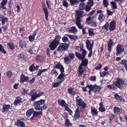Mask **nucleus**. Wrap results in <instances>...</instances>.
<instances>
[{
	"instance_id": "864d4df0",
	"label": "nucleus",
	"mask_w": 127,
	"mask_h": 127,
	"mask_svg": "<svg viewBox=\"0 0 127 127\" xmlns=\"http://www.w3.org/2000/svg\"><path fill=\"white\" fill-rule=\"evenodd\" d=\"M114 116V115L113 114H111L109 116V119L110 121L109 122L110 123L112 121V120Z\"/></svg>"
},
{
	"instance_id": "09e8293b",
	"label": "nucleus",
	"mask_w": 127,
	"mask_h": 127,
	"mask_svg": "<svg viewBox=\"0 0 127 127\" xmlns=\"http://www.w3.org/2000/svg\"><path fill=\"white\" fill-rule=\"evenodd\" d=\"M81 11L78 10L76 11V14L77 16V17L80 18L81 16Z\"/></svg>"
},
{
	"instance_id": "bb28decb",
	"label": "nucleus",
	"mask_w": 127,
	"mask_h": 127,
	"mask_svg": "<svg viewBox=\"0 0 127 127\" xmlns=\"http://www.w3.org/2000/svg\"><path fill=\"white\" fill-rule=\"evenodd\" d=\"M36 35V33L34 32L32 35H30L29 37V40L30 41H33Z\"/></svg>"
},
{
	"instance_id": "4c0bfd02",
	"label": "nucleus",
	"mask_w": 127,
	"mask_h": 127,
	"mask_svg": "<svg viewBox=\"0 0 127 127\" xmlns=\"http://www.w3.org/2000/svg\"><path fill=\"white\" fill-rule=\"evenodd\" d=\"M120 109L118 107H115L114 108V112L115 114L119 113L121 111Z\"/></svg>"
},
{
	"instance_id": "a18cd8bd",
	"label": "nucleus",
	"mask_w": 127,
	"mask_h": 127,
	"mask_svg": "<svg viewBox=\"0 0 127 127\" xmlns=\"http://www.w3.org/2000/svg\"><path fill=\"white\" fill-rule=\"evenodd\" d=\"M0 51L2 52L4 54L6 53V51L4 49L3 46L0 44Z\"/></svg>"
},
{
	"instance_id": "1a4fd4ad",
	"label": "nucleus",
	"mask_w": 127,
	"mask_h": 127,
	"mask_svg": "<svg viewBox=\"0 0 127 127\" xmlns=\"http://www.w3.org/2000/svg\"><path fill=\"white\" fill-rule=\"evenodd\" d=\"M63 72H61V73L57 77V79L59 80V81L62 83L64 81L65 77V74L63 73Z\"/></svg>"
},
{
	"instance_id": "79ce46f5",
	"label": "nucleus",
	"mask_w": 127,
	"mask_h": 127,
	"mask_svg": "<svg viewBox=\"0 0 127 127\" xmlns=\"http://www.w3.org/2000/svg\"><path fill=\"white\" fill-rule=\"evenodd\" d=\"M114 85L113 84V85H108L107 86V87L110 89H112L113 90H115L116 89V88L114 87Z\"/></svg>"
},
{
	"instance_id": "20e7f679",
	"label": "nucleus",
	"mask_w": 127,
	"mask_h": 127,
	"mask_svg": "<svg viewBox=\"0 0 127 127\" xmlns=\"http://www.w3.org/2000/svg\"><path fill=\"white\" fill-rule=\"evenodd\" d=\"M75 101L76 102V106L77 108H80L81 110L85 108L86 106V104L84 102L83 100L80 98L76 99Z\"/></svg>"
},
{
	"instance_id": "69168bd1",
	"label": "nucleus",
	"mask_w": 127,
	"mask_h": 127,
	"mask_svg": "<svg viewBox=\"0 0 127 127\" xmlns=\"http://www.w3.org/2000/svg\"><path fill=\"white\" fill-rule=\"evenodd\" d=\"M113 42L112 41V40L111 39H110V40L109 42V43L108 44V46L109 47H112V45L113 44Z\"/></svg>"
},
{
	"instance_id": "c756f323",
	"label": "nucleus",
	"mask_w": 127,
	"mask_h": 127,
	"mask_svg": "<svg viewBox=\"0 0 127 127\" xmlns=\"http://www.w3.org/2000/svg\"><path fill=\"white\" fill-rule=\"evenodd\" d=\"M19 45L22 48H23L24 47H26V43L24 41L20 40L19 41Z\"/></svg>"
},
{
	"instance_id": "2eb2a0df",
	"label": "nucleus",
	"mask_w": 127,
	"mask_h": 127,
	"mask_svg": "<svg viewBox=\"0 0 127 127\" xmlns=\"http://www.w3.org/2000/svg\"><path fill=\"white\" fill-rule=\"evenodd\" d=\"M34 110L33 108H31L26 112V118L27 119H28L30 118V116L33 114Z\"/></svg>"
},
{
	"instance_id": "f3484780",
	"label": "nucleus",
	"mask_w": 127,
	"mask_h": 127,
	"mask_svg": "<svg viewBox=\"0 0 127 127\" xmlns=\"http://www.w3.org/2000/svg\"><path fill=\"white\" fill-rule=\"evenodd\" d=\"M42 114V111H41L39 112H37L35 111H33V116L30 119L31 120H33V119L34 117H36L37 116L39 115Z\"/></svg>"
},
{
	"instance_id": "393cba45",
	"label": "nucleus",
	"mask_w": 127,
	"mask_h": 127,
	"mask_svg": "<svg viewBox=\"0 0 127 127\" xmlns=\"http://www.w3.org/2000/svg\"><path fill=\"white\" fill-rule=\"evenodd\" d=\"M75 55L78 59L81 60H82L84 59L83 56L78 52H76Z\"/></svg>"
},
{
	"instance_id": "49530a36",
	"label": "nucleus",
	"mask_w": 127,
	"mask_h": 127,
	"mask_svg": "<svg viewBox=\"0 0 127 127\" xmlns=\"http://www.w3.org/2000/svg\"><path fill=\"white\" fill-rule=\"evenodd\" d=\"M108 23H106L102 27L103 29L106 30L107 31L108 30Z\"/></svg>"
},
{
	"instance_id": "5701e85b",
	"label": "nucleus",
	"mask_w": 127,
	"mask_h": 127,
	"mask_svg": "<svg viewBox=\"0 0 127 127\" xmlns=\"http://www.w3.org/2000/svg\"><path fill=\"white\" fill-rule=\"evenodd\" d=\"M22 100V98L20 97H17L16 98L15 100L13 103V104L17 105V104L21 102Z\"/></svg>"
},
{
	"instance_id": "f257e3e1",
	"label": "nucleus",
	"mask_w": 127,
	"mask_h": 127,
	"mask_svg": "<svg viewBox=\"0 0 127 127\" xmlns=\"http://www.w3.org/2000/svg\"><path fill=\"white\" fill-rule=\"evenodd\" d=\"M113 84L117 87L121 89L125 87L127 84L125 81L119 78H117L116 81L114 82Z\"/></svg>"
},
{
	"instance_id": "4468645a",
	"label": "nucleus",
	"mask_w": 127,
	"mask_h": 127,
	"mask_svg": "<svg viewBox=\"0 0 127 127\" xmlns=\"http://www.w3.org/2000/svg\"><path fill=\"white\" fill-rule=\"evenodd\" d=\"M29 79L28 77L26 76L23 74H22L21 76L20 82L23 83L27 81Z\"/></svg>"
},
{
	"instance_id": "aec40b11",
	"label": "nucleus",
	"mask_w": 127,
	"mask_h": 127,
	"mask_svg": "<svg viewBox=\"0 0 127 127\" xmlns=\"http://www.w3.org/2000/svg\"><path fill=\"white\" fill-rule=\"evenodd\" d=\"M68 93L72 95H74L76 93V92L74 91V88H68L67 89Z\"/></svg>"
},
{
	"instance_id": "8fccbe9b",
	"label": "nucleus",
	"mask_w": 127,
	"mask_h": 127,
	"mask_svg": "<svg viewBox=\"0 0 127 127\" xmlns=\"http://www.w3.org/2000/svg\"><path fill=\"white\" fill-rule=\"evenodd\" d=\"M94 4V2L93 0H89L88 3H87L88 5H89L90 6L92 7Z\"/></svg>"
},
{
	"instance_id": "39448f33",
	"label": "nucleus",
	"mask_w": 127,
	"mask_h": 127,
	"mask_svg": "<svg viewBox=\"0 0 127 127\" xmlns=\"http://www.w3.org/2000/svg\"><path fill=\"white\" fill-rule=\"evenodd\" d=\"M44 102L45 101L43 99H41L39 101H35L34 104L35 110L42 111V105L44 104Z\"/></svg>"
},
{
	"instance_id": "6e6552de",
	"label": "nucleus",
	"mask_w": 127,
	"mask_h": 127,
	"mask_svg": "<svg viewBox=\"0 0 127 127\" xmlns=\"http://www.w3.org/2000/svg\"><path fill=\"white\" fill-rule=\"evenodd\" d=\"M42 9L43 11L45 14V19L46 20H48V16L49 12L45 6V4L42 3Z\"/></svg>"
},
{
	"instance_id": "f8f14e48",
	"label": "nucleus",
	"mask_w": 127,
	"mask_h": 127,
	"mask_svg": "<svg viewBox=\"0 0 127 127\" xmlns=\"http://www.w3.org/2000/svg\"><path fill=\"white\" fill-rule=\"evenodd\" d=\"M15 125L17 126L18 127H25V125L24 123L21 121V120H19L17 121L15 123Z\"/></svg>"
},
{
	"instance_id": "6e6d98bb",
	"label": "nucleus",
	"mask_w": 127,
	"mask_h": 127,
	"mask_svg": "<svg viewBox=\"0 0 127 127\" xmlns=\"http://www.w3.org/2000/svg\"><path fill=\"white\" fill-rule=\"evenodd\" d=\"M122 64L126 67L127 66V61L125 60H123L122 62Z\"/></svg>"
},
{
	"instance_id": "3c124183",
	"label": "nucleus",
	"mask_w": 127,
	"mask_h": 127,
	"mask_svg": "<svg viewBox=\"0 0 127 127\" xmlns=\"http://www.w3.org/2000/svg\"><path fill=\"white\" fill-rule=\"evenodd\" d=\"M69 57L71 60L74 58V55L73 53L70 52L69 54Z\"/></svg>"
},
{
	"instance_id": "ea45409f",
	"label": "nucleus",
	"mask_w": 127,
	"mask_h": 127,
	"mask_svg": "<svg viewBox=\"0 0 127 127\" xmlns=\"http://www.w3.org/2000/svg\"><path fill=\"white\" fill-rule=\"evenodd\" d=\"M108 71H105L101 72L100 73V75L102 77H104L106 75L108 74Z\"/></svg>"
},
{
	"instance_id": "774afa93",
	"label": "nucleus",
	"mask_w": 127,
	"mask_h": 127,
	"mask_svg": "<svg viewBox=\"0 0 127 127\" xmlns=\"http://www.w3.org/2000/svg\"><path fill=\"white\" fill-rule=\"evenodd\" d=\"M65 125L67 126H71V124L70 121L68 119L66 120Z\"/></svg>"
},
{
	"instance_id": "7ed1b4c3",
	"label": "nucleus",
	"mask_w": 127,
	"mask_h": 127,
	"mask_svg": "<svg viewBox=\"0 0 127 127\" xmlns=\"http://www.w3.org/2000/svg\"><path fill=\"white\" fill-rule=\"evenodd\" d=\"M87 49L89 51V54L88 55V57L90 58L91 57L92 54V50L93 47L94 42L93 41L92 43L90 41L87 40L86 42Z\"/></svg>"
},
{
	"instance_id": "9b49d317",
	"label": "nucleus",
	"mask_w": 127,
	"mask_h": 127,
	"mask_svg": "<svg viewBox=\"0 0 127 127\" xmlns=\"http://www.w3.org/2000/svg\"><path fill=\"white\" fill-rule=\"evenodd\" d=\"M116 50L117 52L116 53V55H118L119 53L124 51V49L122 46L119 44L116 47Z\"/></svg>"
},
{
	"instance_id": "c03bdc74",
	"label": "nucleus",
	"mask_w": 127,
	"mask_h": 127,
	"mask_svg": "<svg viewBox=\"0 0 127 127\" xmlns=\"http://www.w3.org/2000/svg\"><path fill=\"white\" fill-rule=\"evenodd\" d=\"M86 87H88L90 90L94 91V88H95L94 86L92 85H88Z\"/></svg>"
},
{
	"instance_id": "7c9ffc66",
	"label": "nucleus",
	"mask_w": 127,
	"mask_h": 127,
	"mask_svg": "<svg viewBox=\"0 0 127 127\" xmlns=\"http://www.w3.org/2000/svg\"><path fill=\"white\" fill-rule=\"evenodd\" d=\"M114 96L115 98L118 100H119L121 101H124V100L122 98V97L119 95L117 94H115Z\"/></svg>"
},
{
	"instance_id": "5fc2aeb1",
	"label": "nucleus",
	"mask_w": 127,
	"mask_h": 127,
	"mask_svg": "<svg viewBox=\"0 0 127 127\" xmlns=\"http://www.w3.org/2000/svg\"><path fill=\"white\" fill-rule=\"evenodd\" d=\"M103 4L105 7H107L109 4L108 1L106 0H103Z\"/></svg>"
},
{
	"instance_id": "e433bc0d",
	"label": "nucleus",
	"mask_w": 127,
	"mask_h": 127,
	"mask_svg": "<svg viewBox=\"0 0 127 127\" xmlns=\"http://www.w3.org/2000/svg\"><path fill=\"white\" fill-rule=\"evenodd\" d=\"M62 83L59 81L58 82L53 83H52L53 87L56 88L60 86Z\"/></svg>"
},
{
	"instance_id": "cd10ccee",
	"label": "nucleus",
	"mask_w": 127,
	"mask_h": 127,
	"mask_svg": "<svg viewBox=\"0 0 127 127\" xmlns=\"http://www.w3.org/2000/svg\"><path fill=\"white\" fill-rule=\"evenodd\" d=\"M10 107L9 105L4 104L3 105V108L2 109V111L4 112L7 111Z\"/></svg>"
},
{
	"instance_id": "423d86ee",
	"label": "nucleus",
	"mask_w": 127,
	"mask_h": 127,
	"mask_svg": "<svg viewBox=\"0 0 127 127\" xmlns=\"http://www.w3.org/2000/svg\"><path fill=\"white\" fill-rule=\"evenodd\" d=\"M94 17H89L87 19L86 23L90 25L92 27H95L96 26V22L94 20Z\"/></svg>"
},
{
	"instance_id": "13d9d810",
	"label": "nucleus",
	"mask_w": 127,
	"mask_h": 127,
	"mask_svg": "<svg viewBox=\"0 0 127 127\" xmlns=\"http://www.w3.org/2000/svg\"><path fill=\"white\" fill-rule=\"evenodd\" d=\"M111 4L112 5V7L113 8L116 9L117 8V6L115 2H112L111 3Z\"/></svg>"
},
{
	"instance_id": "37998d69",
	"label": "nucleus",
	"mask_w": 127,
	"mask_h": 127,
	"mask_svg": "<svg viewBox=\"0 0 127 127\" xmlns=\"http://www.w3.org/2000/svg\"><path fill=\"white\" fill-rule=\"evenodd\" d=\"M85 4L83 3L82 2L80 4L79 6V8L80 9L83 10L85 7Z\"/></svg>"
},
{
	"instance_id": "a19ab883",
	"label": "nucleus",
	"mask_w": 127,
	"mask_h": 127,
	"mask_svg": "<svg viewBox=\"0 0 127 127\" xmlns=\"http://www.w3.org/2000/svg\"><path fill=\"white\" fill-rule=\"evenodd\" d=\"M71 61V60L70 58H69L68 57H66L64 58V63L67 64L68 62H70Z\"/></svg>"
},
{
	"instance_id": "c85d7f7f",
	"label": "nucleus",
	"mask_w": 127,
	"mask_h": 127,
	"mask_svg": "<svg viewBox=\"0 0 127 127\" xmlns=\"http://www.w3.org/2000/svg\"><path fill=\"white\" fill-rule=\"evenodd\" d=\"M65 36H67L71 40H75L78 38V37L74 35H70L69 34H66Z\"/></svg>"
},
{
	"instance_id": "603ef678",
	"label": "nucleus",
	"mask_w": 127,
	"mask_h": 127,
	"mask_svg": "<svg viewBox=\"0 0 127 127\" xmlns=\"http://www.w3.org/2000/svg\"><path fill=\"white\" fill-rule=\"evenodd\" d=\"M104 17L103 15L100 14L99 16L98 19L100 21H102L103 20Z\"/></svg>"
},
{
	"instance_id": "680f3d73",
	"label": "nucleus",
	"mask_w": 127,
	"mask_h": 127,
	"mask_svg": "<svg viewBox=\"0 0 127 127\" xmlns=\"http://www.w3.org/2000/svg\"><path fill=\"white\" fill-rule=\"evenodd\" d=\"M96 77L95 76H91L89 78V80L92 81H95L96 80Z\"/></svg>"
},
{
	"instance_id": "c9c22d12",
	"label": "nucleus",
	"mask_w": 127,
	"mask_h": 127,
	"mask_svg": "<svg viewBox=\"0 0 127 127\" xmlns=\"http://www.w3.org/2000/svg\"><path fill=\"white\" fill-rule=\"evenodd\" d=\"M82 61V62L81 63V66L83 65L85 66H87L88 63V60L86 59H85L83 60Z\"/></svg>"
},
{
	"instance_id": "a211bd4d",
	"label": "nucleus",
	"mask_w": 127,
	"mask_h": 127,
	"mask_svg": "<svg viewBox=\"0 0 127 127\" xmlns=\"http://www.w3.org/2000/svg\"><path fill=\"white\" fill-rule=\"evenodd\" d=\"M74 116L76 119H78L80 117V110L78 108H77L75 110Z\"/></svg>"
},
{
	"instance_id": "6ab92c4d",
	"label": "nucleus",
	"mask_w": 127,
	"mask_h": 127,
	"mask_svg": "<svg viewBox=\"0 0 127 127\" xmlns=\"http://www.w3.org/2000/svg\"><path fill=\"white\" fill-rule=\"evenodd\" d=\"M81 22L80 18L77 17L76 18V24L79 28H82V26L80 23Z\"/></svg>"
},
{
	"instance_id": "de8ad7c7",
	"label": "nucleus",
	"mask_w": 127,
	"mask_h": 127,
	"mask_svg": "<svg viewBox=\"0 0 127 127\" xmlns=\"http://www.w3.org/2000/svg\"><path fill=\"white\" fill-rule=\"evenodd\" d=\"M35 69V67L34 64H32L29 67L30 70L31 71H33Z\"/></svg>"
},
{
	"instance_id": "2f4dec72",
	"label": "nucleus",
	"mask_w": 127,
	"mask_h": 127,
	"mask_svg": "<svg viewBox=\"0 0 127 127\" xmlns=\"http://www.w3.org/2000/svg\"><path fill=\"white\" fill-rule=\"evenodd\" d=\"M101 89V88L100 86H95L94 92L96 93H98L100 91Z\"/></svg>"
},
{
	"instance_id": "338daca9",
	"label": "nucleus",
	"mask_w": 127,
	"mask_h": 127,
	"mask_svg": "<svg viewBox=\"0 0 127 127\" xmlns=\"http://www.w3.org/2000/svg\"><path fill=\"white\" fill-rule=\"evenodd\" d=\"M51 73L52 74H55L56 76L58 74L57 72L55 69H53L51 71Z\"/></svg>"
},
{
	"instance_id": "412c9836",
	"label": "nucleus",
	"mask_w": 127,
	"mask_h": 127,
	"mask_svg": "<svg viewBox=\"0 0 127 127\" xmlns=\"http://www.w3.org/2000/svg\"><path fill=\"white\" fill-rule=\"evenodd\" d=\"M26 55L23 52L19 54L18 55V58L19 60H23L24 58L26 57Z\"/></svg>"
},
{
	"instance_id": "4be33fe9",
	"label": "nucleus",
	"mask_w": 127,
	"mask_h": 127,
	"mask_svg": "<svg viewBox=\"0 0 127 127\" xmlns=\"http://www.w3.org/2000/svg\"><path fill=\"white\" fill-rule=\"evenodd\" d=\"M58 102L60 105L63 107H64L66 105H67V104L65 103L64 100H60L58 101Z\"/></svg>"
},
{
	"instance_id": "a878e982",
	"label": "nucleus",
	"mask_w": 127,
	"mask_h": 127,
	"mask_svg": "<svg viewBox=\"0 0 127 127\" xmlns=\"http://www.w3.org/2000/svg\"><path fill=\"white\" fill-rule=\"evenodd\" d=\"M100 107L99 108L100 111L102 112H104L105 111V108L103 106L102 103L101 102L99 104Z\"/></svg>"
},
{
	"instance_id": "4d7b16f0",
	"label": "nucleus",
	"mask_w": 127,
	"mask_h": 127,
	"mask_svg": "<svg viewBox=\"0 0 127 127\" xmlns=\"http://www.w3.org/2000/svg\"><path fill=\"white\" fill-rule=\"evenodd\" d=\"M29 93V92L28 90L24 89L22 92V95H25L28 94Z\"/></svg>"
},
{
	"instance_id": "052dcab7",
	"label": "nucleus",
	"mask_w": 127,
	"mask_h": 127,
	"mask_svg": "<svg viewBox=\"0 0 127 127\" xmlns=\"http://www.w3.org/2000/svg\"><path fill=\"white\" fill-rule=\"evenodd\" d=\"M62 41L64 42H68V38L66 36H64L62 38Z\"/></svg>"
},
{
	"instance_id": "0e129e2a",
	"label": "nucleus",
	"mask_w": 127,
	"mask_h": 127,
	"mask_svg": "<svg viewBox=\"0 0 127 127\" xmlns=\"http://www.w3.org/2000/svg\"><path fill=\"white\" fill-rule=\"evenodd\" d=\"M82 54L84 57L85 58V56L87 54V51L84 49H83L82 50Z\"/></svg>"
},
{
	"instance_id": "ddd939ff",
	"label": "nucleus",
	"mask_w": 127,
	"mask_h": 127,
	"mask_svg": "<svg viewBox=\"0 0 127 127\" xmlns=\"http://www.w3.org/2000/svg\"><path fill=\"white\" fill-rule=\"evenodd\" d=\"M59 44L54 41H53L49 45V47L51 50H53L55 49Z\"/></svg>"
},
{
	"instance_id": "b1692460",
	"label": "nucleus",
	"mask_w": 127,
	"mask_h": 127,
	"mask_svg": "<svg viewBox=\"0 0 127 127\" xmlns=\"http://www.w3.org/2000/svg\"><path fill=\"white\" fill-rule=\"evenodd\" d=\"M7 18H5L4 16L0 15V20L1 21L2 24H4L5 22L7 20Z\"/></svg>"
},
{
	"instance_id": "58836bf2",
	"label": "nucleus",
	"mask_w": 127,
	"mask_h": 127,
	"mask_svg": "<svg viewBox=\"0 0 127 127\" xmlns=\"http://www.w3.org/2000/svg\"><path fill=\"white\" fill-rule=\"evenodd\" d=\"M7 45L11 50H13L14 49L15 46L13 43L9 42L7 43Z\"/></svg>"
},
{
	"instance_id": "f03ea898",
	"label": "nucleus",
	"mask_w": 127,
	"mask_h": 127,
	"mask_svg": "<svg viewBox=\"0 0 127 127\" xmlns=\"http://www.w3.org/2000/svg\"><path fill=\"white\" fill-rule=\"evenodd\" d=\"M43 93L44 92H40L37 94L36 91L34 89H33L31 91L29 94L31 97V100L34 101L37 98L41 96Z\"/></svg>"
},
{
	"instance_id": "72a5a7b5",
	"label": "nucleus",
	"mask_w": 127,
	"mask_h": 127,
	"mask_svg": "<svg viewBox=\"0 0 127 127\" xmlns=\"http://www.w3.org/2000/svg\"><path fill=\"white\" fill-rule=\"evenodd\" d=\"M91 109V113L92 115H96L97 114V111L95 108H92Z\"/></svg>"
},
{
	"instance_id": "0eeeda50",
	"label": "nucleus",
	"mask_w": 127,
	"mask_h": 127,
	"mask_svg": "<svg viewBox=\"0 0 127 127\" xmlns=\"http://www.w3.org/2000/svg\"><path fill=\"white\" fill-rule=\"evenodd\" d=\"M68 48V46L65 43L60 44L58 47L57 50L58 51H66Z\"/></svg>"
},
{
	"instance_id": "f704fd0d",
	"label": "nucleus",
	"mask_w": 127,
	"mask_h": 127,
	"mask_svg": "<svg viewBox=\"0 0 127 127\" xmlns=\"http://www.w3.org/2000/svg\"><path fill=\"white\" fill-rule=\"evenodd\" d=\"M77 32V30L74 27H72L69 30V32L70 33H75Z\"/></svg>"
},
{
	"instance_id": "bf43d9fd",
	"label": "nucleus",
	"mask_w": 127,
	"mask_h": 127,
	"mask_svg": "<svg viewBox=\"0 0 127 127\" xmlns=\"http://www.w3.org/2000/svg\"><path fill=\"white\" fill-rule=\"evenodd\" d=\"M62 4L63 6L65 7H68V4L67 3L65 0H64L62 2Z\"/></svg>"
},
{
	"instance_id": "e2e57ef3",
	"label": "nucleus",
	"mask_w": 127,
	"mask_h": 127,
	"mask_svg": "<svg viewBox=\"0 0 127 127\" xmlns=\"http://www.w3.org/2000/svg\"><path fill=\"white\" fill-rule=\"evenodd\" d=\"M78 1V0H70L69 2L72 4H75Z\"/></svg>"
},
{
	"instance_id": "9d476101",
	"label": "nucleus",
	"mask_w": 127,
	"mask_h": 127,
	"mask_svg": "<svg viewBox=\"0 0 127 127\" xmlns=\"http://www.w3.org/2000/svg\"><path fill=\"white\" fill-rule=\"evenodd\" d=\"M54 64L55 68L60 69L61 72H64V68L62 65L58 63L57 62H55Z\"/></svg>"
},
{
	"instance_id": "473e14b6",
	"label": "nucleus",
	"mask_w": 127,
	"mask_h": 127,
	"mask_svg": "<svg viewBox=\"0 0 127 127\" xmlns=\"http://www.w3.org/2000/svg\"><path fill=\"white\" fill-rule=\"evenodd\" d=\"M61 38V36L59 35H57L56 36L55 38L54 41H55L58 44L59 43L60 39Z\"/></svg>"
},
{
	"instance_id": "dca6fc26",
	"label": "nucleus",
	"mask_w": 127,
	"mask_h": 127,
	"mask_svg": "<svg viewBox=\"0 0 127 127\" xmlns=\"http://www.w3.org/2000/svg\"><path fill=\"white\" fill-rule=\"evenodd\" d=\"M110 31H112L115 28V22L114 21H112L108 27Z\"/></svg>"
}]
</instances>
